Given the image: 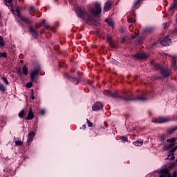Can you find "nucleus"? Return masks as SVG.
<instances>
[{
  "label": "nucleus",
  "instance_id": "1",
  "mask_svg": "<svg viewBox=\"0 0 177 177\" xmlns=\"http://www.w3.org/2000/svg\"><path fill=\"white\" fill-rule=\"evenodd\" d=\"M106 93L109 94L111 97H113V99H121L122 100H125L126 102H129L131 100H135L136 102H146V100H148V98L146 97V95L138 96L137 97L133 98V97L131 96V92L128 91L122 92V95H119L118 92L117 91L112 93L109 90L106 91Z\"/></svg>",
  "mask_w": 177,
  "mask_h": 177
},
{
  "label": "nucleus",
  "instance_id": "2",
  "mask_svg": "<svg viewBox=\"0 0 177 177\" xmlns=\"http://www.w3.org/2000/svg\"><path fill=\"white\" fill-rule=\"evenodd\" d=\"M177 138H172L170 139H167V143H170L167 145H165L162 147V150L164 151H168V150H169V149H171L169 151V153L167 155V158H166V160L170 159V160H175V156H174L175 153V152L177 150V145L176 147H174V146H175V142H176ZM171 157V158H169Z\"/></svg>",
  "mask_w": 177,
  "mask_h": 177
},
{
  "label": "nucleus",
  "instance_id": "3",
  "mask_svg": "<svg viewBox=\"0 0 177 177\" xmlns=\"http://www.w3.org/2000/svg\"><path fill=\"white\" fill-rule=\"evenodd\" d=\"M77 14L78 17L82 19V20H86V23H92L95 24L96 23V19L92 17L88 12L81 9L80 8H77Z\"/></svg>",
  "mask_w": 177,
  "mask_h": 177
},
{
  "label": "nucleus",
  "instance_id": "4",
  "mask_svg": "<svg viewBox=\"0 0 177 177\" xmlns=\"http://www.w3.org/2000/svg\"><path fill=\"white\" fill-rule=\"evenodd\" d=\"M20 10H21V7L16 8L15 12H16L17 16V17H19V20L21 21H23L24 23H26V24H31L32 22L30 21V18L21 16V12H20Z\"/></svg>",
  "mask_w": 177,
  "mask_h": 177
},
{
  "label": "nucleus",
  "instance_id": "5",
  "mask_svg": "<svg viewBox=\"0 0 177 177\" xmlns=\"http://www.w3.org/2000/svg\"><path fill=\"white\" fill-rule=\"evenodd\" d=\"M95 8H91L90 12L93 16H99L102 13V7L100 3L95 2L94 4Z\"/></svg>",
  "mask_w": 177,
  "mask_h": 177
},
{
  "label": "nucleus",
  "instance_id": "6",
  "mask_svg": "<svg viewBox=\"0 0 177 177\" xmlns=\"http://www.w3.org/2000/svg\"><path fill=\"white\" fill-rule=\"evenodd\" d=\"M133 57L139 60H146L149 57V55L145 53H138L135 54Z\"/></svg>",
  "mask_w": 177,
  "mask_h": 177
},
{
  "label": "nucleus",
  "instance_id": "7",
  "mask_svg": "<svg viewBox=\"0 0 177 177\" xmlns=\"http://www.w3.org/2000/svg\"><path fill=\"white\" fill-rule=\"evenodd\" d=\"M28 31L30 34H31V35L33 37V38H38V27L35 28L34 26H30L28 28Z\"/></svg>",
  "mask_w": 177,
  "mask_h": 177
},
{
  "label": "nucleus",
  "instance_id": "8",
  "mask_svg": "<svg viewBox=\"0 0 177 177\" xmlns=\"http://www.w3.org/2000/svg\"><path fill=\"white\" fill-rule=\"evenodd\" d=\"M39 71H41V68L37 66L35 68L34 71L30 73V80L32 82L35 81V77L39 74Z\"/></svg>",
  "mask_w": 177,
  "mask_h": 177
},
{
  "label": "nucleus",
  "instance_id": "9",
  "mask_svg": "<svg viewBox=\"0 0 177 177\" xmlns=\"http://www.w3.org/2000/svg\"><path fill=\"white\" fill-rule=\"evenodd\" d=\"M64 78H66V80H68L70 82H73V84H78L80 82V79L75 77H71L68 75V73H64Z\"/></svg>",
  "mask_w": 177,
  "mask_h": 177
},
{
  "label": "nucleus",
  "instance_id": "10",
  "mask_svg": "<svg viewBox=\"0 0 177 177\" xmlns=\"http://www.w3.org/2000/svg\"><path fill=\"white\" fill-rule=\"evenodd\" d=\"M160 74L164 78H167V77H169L171 74V69L168 68H162L160 69Z\"/></svg>",
  "mask_w": 177,
  "mask_h": 177
},
{
  "label": "nucleus",
  "instance_id": "11",
  "mask_svg": "<svg viewBox=\"0 0 177 177\" xmlns=\"http://www.w3.org/2000/svg\"><path fill=\"white\" fill-rule=\"evenodd\" d=\"M103 106L104 105L102 104V102H97L93 105L92 110L93 111H97L99 110H102V109H103Z\"/></svg>",
  "mask_w": 177,
  "mask_h": 177
},
{
  "label": "nucleus",
  "instance_id": "12",
  "mask_svg": "<svg viewBox=\"0 0 177 177\" xmlns=\"http://www.w3.org/2000/svg\"><path fill=\"white\" fill-rule=\"evenodd\" d=\"M13 0H4V4L8 6V9H10V12L15 13V10H13V4L12 3Z\"/></svg>",
  "mask_w": 177,
  "mask_h": 177
},
{
  "label": "nucleus",
  "instance_id": "13",
  "mask_svg": "<svg viewBox=\"0 0 177 177\" xmlns=\"http://www.w3.org/2000/svg\"><path fill=\"white\" fill-rule=\"evenodd\" d=\"M160 43L163 46H168L169 44H171V39L169 37L167 36L164 39L160 41Z\"/></svg>",
  "mask_w": 177,
  "mask_h": 177
},
{
  "label": "nucleus",
  "instance_id": "14",
  "mask_svg": "<svg viewBox=\"0 0 177 177\" xmlns=\"http://www.w3.org/2000/svg\"><path fill=\"white\" fill-rule=\"evenodd\" d=\"M159 177H172L168 171V169H162Z\"/></svg>",
  "mask_w": 177,
  "mask_h": 177
},
{
  "label": "nucleus",
  "instance_id": "15",
  "mask_svg": "<svg viewBox=\"0 0 177 177\" xmlns=\"http://www.w3.org/2000/svg\"><path fill=\"white\" fill-rule=\"evenodd\" d=\"M168 121H169V119L165 117H160L156 119V122L157 124H164V122H168Z\"/></svg>",
  "mask_w": 177,
  "mask_h": 177
},
{
  "label": "nucleus",
  "instance_id": "16",
  "mask_svg": "<svg viewBox=\"0 0 177 177\" xmlns=\"http://www.w3.org/2000/svg\"><path fill=\"white\" fill-rule=\"evenodd\" d=\"M106 41L107 42H109V46L112 47L113 49H115V48H117V46H115V44L114 43V41H113V39H111V36L106 37Z\"/></svg>",
  "mask_w": 177,
  "mask_h": 177
},
{
  "label": "nucleus",
  "instance_id": "17",
  "mask_svg": "<svg viewBox=\"0 0 177 177\" xmlns=\"http://www.w3.org/2000/svg\"><path fill=\"white\" fill-rule=\"evenodd\" d=\"M35 137V132L30 131L28 135L27 143H30V142H32V139H34Z\"/></svg>",
  "mask_w": 177,
  "mask_h": 177
},
{
  "label": "nucleus",
  "instance_id": "18",
  "mask_svg": "<svg viewBox=\"0 0 177 177\" xmlns=\"http://www.w3.org/2000/svg\"><path fill=\"white\" fill-rule=\"evenodd\" d=\"M111 5H113L111 1H106L105 3L104 7V12H109V10H110V9L111 8Z\"/></svg>",
  "mask_w": 177,
  "mask_h": 177
},
{
  "label": "nucleus",
  "instance_id": "19",
  "mask_svg": "<svg viewBox=\"0 0 177 177\" xmlns=\"http://www.w3.org/2000/svg\"><path fill=\"white\" fill-rule=\"evenodd\" d=\"M32 118H34V113H32V111L30 109L26 120H32Z\"/></svg>",
  "mask_w": 177,
  "mask_h": 177
},
{
  "label": "nucleus",
  "instance_id": "20",
  "mask_svg": "<svg viewBox=\"0 0 177 177\" xmlns=\"http://www.w3.org/2000/svg\"><path fill=\"white\" fill-rule=\"evenodd\" d=\"M171 67H173L174 70H176L177 68L176 59L174 57L172 58Z\"/></svg>",
  "mask_w": 177,
  "mask_h": 177
},
{
  "label": "nucleus",
  "instance_id": "21",
  "mask_svg": "<svg viewBox=\"0 0 177 177\" xmlns=\"http://www.w3.org/2000/svg\"><path fill=\"white\" fill-rule=\"evenodd\" d=\"M19 118H24L26 117V110L22 109L18 114Z\"/></svg>",
  "mask_w": 177,
  "mask_h": 177
},
{
  "label": "nucleus",
  "instance_id": "22",
  "mask_svg": "<svg viewBox=\"0 0 177 177\" xmlns=\"http://www.w3.org/2000/svg\"><path fill=\"white\" fill-rule=\"evenodd\" d=\"M105 21H106V23H107L109 24V26H110L111 27L114 28V22L113 21V20H111L110 19H105Z\"/></svg>",
  "mask_w": 177,
  "mask_h": 177
},
{
  "label": "nucleus",
  "instance_id": "23",
  "mask_svg": "<svg viewBox=\"0 0 177 177\" xmlns=\"http://www.w3.org/2000/svg\"><path fill=\"white\" fill-rule=\"evenodd\" d=\"M22 71H23L24 75H27V74H28V68H27V65L23 66Z\"/></svg>",
  "mask_w": 177,
  "mask_h": 177
},
{
  "label": "nucleus",
  "instance_id": "24",
  "mask_svg": "<svg viewBox=\"0 0 177 177\" xmlns=\"http://www.w3.org/2000/svg\"><path fill=\"white\" fill-rule=\"evenodd\" d=\"M176 129H177V126H175V127H173L167 130V132L170 134H172V133H174V132H175V131H176Z\"/></svg>",
  "mask_w": 177,
  "mask_h": 177
},
{
  "label": "nucleus",
  "instance_id": "25",
  "mask_svg": "<svg viewBox=\"0 0 177 177\" xmlns=\"http://www.w3.org/2000/svg\"><path fill=\"white\" fill-rule=\"evenodd\" d=\"M133 145L138 147L143 146V141H136L133 142Z\"/></svg>",
  "mask_w": 177,
  "mask_h": 177
},
{
  "label": "nucleus",
  "instance_id": "26",
  "mask_svg": "<svg viewBox=\"0 0 177 177\" xmlns=\"http://www.w3.org/2000/svg\"><path fill=\"white\" fill-rule=\"evenodd\" d=\"M127 20H128L129 23H135V21H136L133 17H128Z\"/></svg>",
  "mask_w": 177,
  "mask_h": 177
},
{
  "label": "nucleus",
  "instance_id": "27",
  "mask_svg": "<svg viewBox=\"0 0 177 177\" xmlns=\"http://www.w3.org/2000/svg\"><path fill=\"white\" fill-rule=\"evenodd\" d=\"M1 80H2L3 82H4V84H6V85H9V82L8 81V79L6 78V77H5V76L2 77Z\"/></svg>",
  "mask_w": 177,
  "mask_h": 177
},
{
  "label": "nucleus",
  "instance_id": "28",
  "mask_svg": "<svg viewBox=\"0 0 177 177\" xmlns=\"http://www.w3.org/2000/svg\"><path fill=\"white\" fill-rule=\"evenodd\" d=\"M6 91V88H5V86L2 83H0V92H5Z\"/></svg>",
  "mask_w": 177,
  "mask_h": 177
},
{
  "label": "nucleus",
  "instance_id": "29",
  "mask_svg": "<svg viewBox=\"0 0 177 177\" xmlns=\"http://www.w3.org/2000/svg\"><path fill=\"white\" fill-rule=\"evenodd\" d=\"M120 140L125 143V142H128V138L127 136H121Z\"/></svg>",
  "mask_w": 177,
  "mask_h": 177
},
{
  "label": "nucleus",
  "instance_id": "30",
  "mask_svg": "<svg viewBox=\"0 0 177 177\" xmlns=\"http://www.w3.org/2000/svg\"><path fill=\"white\" fill-rule=\"evenodd\" d=\"M0 46H5V42L3 41L2 36H0Z\"/></svg>",
  "mask_w": 177,
  "mask_h": 177
},
{
  "label": "nucleus",
  "instance_id": "31",
  "mask_svg": "<svg viewBox=\"0 0 177 177\" xmlns=\"http://www.w3.org/2000/svg\"><path fill=\"white\" fill-rule=\"evenodd\" d=\"M166 136L165 134L160 136L159 140L160 142H164L165 140Z\"/></svg>",
  "mask_w": 177,
  "mask_h": 177
},
{
  "label": "nucleus",
  "instance_id": "32",
  "mask_svg": "<svg viewBox=\"0 0 177 177\" xmlns=\"http://www.w3.org/2000/svg\"><path fill=\"white\" fill-rule=\"evenodd\" d=\"M1 57L6 58V57H8V54H6V53H1L0 52V58Z\"/></svg>",
  "mask_w": 177,
  "mask_h": 177
},
{
  "label": "nucleus",
  "instance_id": "33",
  "mask_svg": "<svg viewBox=\"0 0 177 177\" xmlns=\"http://www.w3.org/2000/svg\"><path fill=\"white\" fill-rule=\"evenodd\" d=\"M155 70H161V65L158 64H156L154 65Z\"/></svg>",
  "mask_w": 177,
  "mask_h": 177
},
{
  "label": "nucleus",
  "instance_id": "34",
  "mask_svg": "<svg viewBox=\"0 0 177 177\" xmlns=\"http://www.w3.org/2000/svg\"><path fill=\"white\" fill-rule=\"evenodd\" d=\"M86 122H87L88 127H89V128H92V127H93V123L91 122L89 120L86 119Z\"/></svg>",
  "mask_w": 177,
  "mask_h": 177
},
{
  "label": "nucleus",
  "instance_id": "35",
  "mask_svg": "<svg viewBox=\"0 0 177 177\" xmlns=\"http://www.w3.org/2000/svg\"><path fill=\"white\" fill-rule=\"evenodd\" d=\"M16 146H23V142L21 140H17L15 142Z\"/></svg>",
  "mask_w": 177,
  "mask_h": 177
},
{
  "label": "nucleus",
  "instance_id": "36",
  "mask_svg": "<svg viewBox=\"0 0 177 177\" xmlns=\"http://www.w3.org/2000/svg\"><path fill=\"white\" fill-rule=\"evenodd\" d=\"M175 8H176V6H175V4H172V5L169 7V10L170 12H172V10H175Z\"/></svg>",
  "mask_w": 177,
  "mask_h": 177
},
{
  "label": "nucleus",
  "instance_id": "37",
  "mask_svg": "<svg viewBox=\"0 0 177 177\" xmlns=\"http://www.w3.org/2000/svg\"><path fill=\"white\" fill-rule=\"evenodd\" d=\"M26 88H32V82H28L26 84Z\"/></svg>",
  "mask_w": 177,
  "mask_h": 177
},
{
  "label": "nucleus",
  "instance_id": "38",
  "mask_svg": "<svg viewBox=\"0 0 177 177\" xmlns=\"http://www.w3.org/2000/svg\"><path fill=\"white\" fill-rule=\"evenodd\" d=\"M175 165H176L175 162L169 163V166H168V168H169V169H171L174 168V167H175Z\"/></svg>",
  "mask_w": 177,
  "mask_h": 177
},
{
  "label": "nucleus",
  "instance_id": "39",
  "mask_svg": "<svg viewBox=\"0 0 177 177\" xmlns=\"http://www.w3.org/2000/svg\"><path fill=\"white\" fill-rule=\"evenodd\" d=\"M140 1L141 0H136V1L134 2V8H136V6H138V5L140 3Z\"/></svg>",
  "mask_w": 177,
  "mask_h": 177
},
{
  "label": "nucleus",
  "instance_id": "40",
  "mask_svg": "<svg viewBox=\"0 0 177 177\" xmlns=\"http://www.w3.org/2000/svg\"><path fill=\"white\" fill-rule=\"evenodd\" d=\"M30 12H37V10H35V8H34V6H31L30 7Z\"/></svg>",
  "mask_w": 177,
  "mask_h": 177
},
{
  "label": "nucleus",
  "instance_id": "41",
  "mask_svg": "<svg viewBox=\"0 0 177 177\" xmlns=\"http://www.w3.org/2000/svg\"><path fill=\"white\" fill-rule=\"evenodd\" d=\"M17 74H19V75H23V72H21V69H20V68H18L17 70Z\"/></svg>",
  "mask_w": 177,
  "mask_h": 177
},
{
  "label": "nucleus",
  "instance_id": "42",
  "mask_svg": "<svg viewBox=\"0 0 177 177\" xmlns=\"http://www.w3.org/2000/svg\"><path fill=\"white\" fill-rule=\"evenodd\" d=\"M32 93H31V99L32 100H34V99H35V97L34 96V90L32 89Z\"/></svg>",
  "mask_w": 177,
  "mask_h": 177
},
{
  "label": "nucleus",
  "instance_id": "43",
  "mask_svg": "<svg viewBox=\"0 0 177 177\" xmlns=\"http://www.w3.org/2000/svg\"><path fill=\"white\" fill-rule=\"evenodd\" d=\"M39 114H40L41 115H44V114H45V110H44V109L40 110V111H39Z\"/></svg>",
  "mask_w": 177,
  "mask_h": 177
},
{
  "label": "nucleus",
  "instance_id": "44",
  "mask_svg": "<svg viewBox=\"0 0 177 177\" xmlns=\"http://www.w3.org/2000/svg\"><path fill=\"white\" fill-rule=\"evenodd\" d=\"M44 27H45V28H46V30H48L49 28L50 27V26L46 25V24L44 25Z\"/></svg>",
  "mask_w": 177,
  "mask_h": 177
},
{
  "label": "nucleus",
  "instance_id": "45",
  "mask_svg": "<svg viewBox=\"0 0 177 177\" xmlns=\"http://www.w3.org/2000/svg\"><path fill=\"white\" fill-rule=\"evenodd\" d=\"M45 20H43L41 24H40V26L39 27H41V26H45Z\"/></svg>",
  "mask_w": 177,
  "mask_h": 177
},
{
  "label": "nucleus",
  "instance_id": "46",
  "mask_svg": "<svg viewBox=\"0 0 177 177\" xmlns=\"http://www.w3.org/2000/svg\"><path fill=\"white\" fill-rule=\"evenodd\" d=\"M173 5H175L176 6H177V0H174Z\"/></svg>",
  "mask_w": 177,
  "mask_h": 177
},
{
  "label": "nucleus",
  "instance_id": "47",
  "mask_svg": "<svg viewBox=\"0 0 177 177\" xmlns=\"http://www.w3.org/2000/svg\"><path fill=\"white\" fill-rule=\"evenodd\" d=\"M125 42V38L123 37L122 39L121 40V44H124Z\"/></svg>",
  "mask_w": 177,
  "mask_h": 177
},
{
  "label": "nucleus",
  "instance_id": "48",
  "mask_svg": "<svg viewBox=\"0 0 177 177\" xmlns=\"http://www.w3.org/2000/svg\"><path fill=\"white\" fill-rule=\"evenodd\" d=\"M177 32V28L172 31V34H175Z\"/></svg>",
  "mask_w": 177,
  "mask_h": 177
},
{
  "label": "nucleus",
  "instance_id": "49",
  "mask_svg": "<svg viewBox=\"0 0 177 177\" xmlns=\"http://www.w3.org/2000/svg\"><path fill=\"white\" fill-rule=\"evenodd\" d=\"M86 128V125L84 124V125L82 126V129H85Z\"/></svg>",
  "mask_w": 177,
  "mask_h": 177
},
{
  "label": "nucleus",
  "instance_id": "50",
  "mask_svg": "<svg viewBox=\"0 0 177 177\" xmlns=\"http://www.w3.org/2000/svg\"><path fill=\"white\" fill-rule=\"evenodd\" d=\"M163 26H164V27H165V28L167 27V22H165V23H164L163 24Z\"/></svg>",
  "mask_w": 177,
  "mask_h": 177
},
{
  "label": "nucleus",
  "instance_id": "51",
  "mask_svg": "<svg viewBox=\"0 0 177 177\" xmlns=\"http://www.w3.org/2000/svg\"><path fill=\"white\" fill-rule=\"evenodd\" d=\"M59 67H63V66L62 65V64H59Z\"/></svg>",
  "mask_w": 177,
  "mask_h": 177
},
{
  "label": "nucleus",
  "instance_id": "52",
  "mask_svg": "<svg viewBox=\"0 0 177 177\" xmlns=\"http://www.w3.org/2000/svg\"><path fill=\"white\" fill-rule=\"evenodd\" d=\"M59 0H55V2H57Z\"/></svg>",
  "mask_w": 177,
  "mask_h": 177
},
{
  "label": "nucleus",
  "instance_id": "53",
  "mask_svg": "<svg viewBox=\"0 0 177 177\" xmlns=\"http://www.w3.org/2000/svg\"><path fill=\"white\" fill-rule=\"evenodd\" d=\"M20 62H21V63H23V60H21Z\"/></svg>",
  "mask_w": 177,
  "mask_h": 177
},
{
  "label": "nucleus",
  "instance_id": "54",
  "mask_svg": "<svg viewBox=\"0 0 177 177\" xmlns=\"http://www.w3.org/2000/svg\"><path fill=\"white\" fill-rule=\"evenodd\" d=\"M32 16H35V14H32Z\"/></svg>",
  "mask_w": 177,
  "mask_h": 177
},
{
  "label": "nucleus",
  "instance_id": "55",
  "mask_svg": "<svg viewBox=\"0 0 177 177\" xmlns=\"http://www.w3.org/2000/svg\"><path fill=\"white\" fill-rule=\"evenodd\" d=\"M176 161H177V158H176Z\"/></svg>",
  "mask_w": 177,
  "mask_h": 177
},
{
  "label": "nucleus",
  "instance_id": "56",
  "mask_svg": "<svg viewBox=\"0 0 177 177\" xmlns=\"http://www.w3.org/2000/svg\"><path fill=\"white\" fill-rule=\"evenodd\" d=\"M0 16H1V14H0Z\"/></svg>",
  "mask_w": 177,
  "mask_h": 177
}]
</instances>
